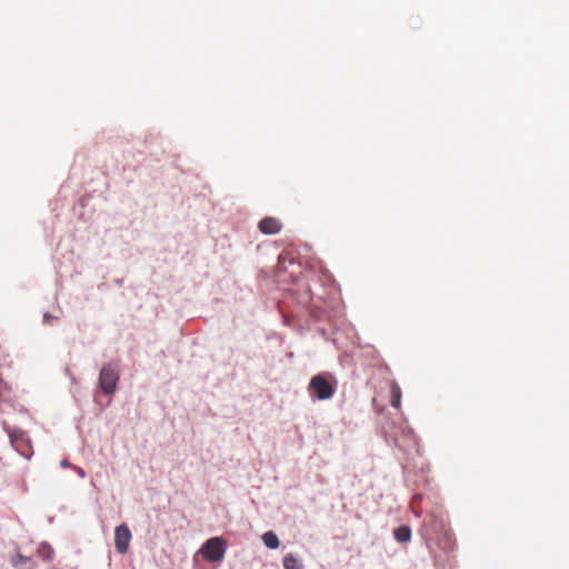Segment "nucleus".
I'll return each instance as SVG.
<instances>
[{"label":"nucleus","instance_id":"nucleus-2","mask_svg":"<svg viewBox=\"0 0 569 569\" xmlns=\"http://www.w3.org/2000/svg\"><path fill=\"white\" fill-rule=\"evenodd\" d=\"M227 542L221 537H213L206 541L201 548V553L208 561H220L226 553Z\"/></svg>","mask_w":569,"mask_h":569},{"label":"nucleus","instance_id":"nucleus-11","mask_svg":"<svg viewBox=\"0 0 569 569\" xmlns=\"http://www.w3.org/2000/svg\"><path fill=\"white\" fill-rule=\"evenodd\" d=\"M283 568L284 569H300L298 559L291 553L287 555L283 558Z\"/></svg>","mask_w":569,"mask_h":569},{"label":"nucleus","instance_id":"nucleus-6","mask_svg":"<svg viewBox=\"0 0 569 569\" xmlns=\"http://www.w3.org/2000/svg\"><path fill=\"white\" fill-rule=\"evenodd\" d=\"M11 565L17 569H34L36 562L31 557L23 556L20 552H17L11 557Z\"/></svg>","mask_w":569,"mask_h":569},{"label":"nucleus","instance_id":"nucleus-4","mask_svg":"<svg viewBox=\"0 0 569 569\" xmlns=\"http://www.w3.org/2000/svg\"><path fill=\"white\" fill-rule=\"evenodd\" d=\"M131 531L124 523L114 529V546L120 553H126L129 549Z\"/></svg>","mask_w":569,"mask_h":569},{"label":"nucleus","instance_id":"nucleus-5","mask_svg":"<svg viewBox=\"0 0 569 569\" xmlns=\"http://www.w3.org/2000/svg\"><path fill=\"white\" fill-rule=\"evenodd\" d=\"M281 228L280 221L273 217H266L259 222V230L264 234H276Z\"/></svg>","mask_w":569,"mask_h":569},{"label":"nucleus","instance_id":"nucleus-13","mask_svg":"<svg viewBox=\"0 0 569 569\" xmlns=\"http://www.w3.org/2000/svg\"><path fill=\"white\" fill-rule=\"evenodd\" d=\"M78 473H80L81 476H83V475H84V472H83V470H82V469H79V470H78Z\"/></svg>","mask_w":569,"mask_h":569},{"label":"nucleus","instance_id":"nucleus-10","mask_svg":"<svg viewBox=\"0 0 569 569\" xmlns=\"http://www.w3.org/2000/svg\"><path fill=\"white\" fill-rule=\"evenodd\" d=\"M37 553L43 560L50 561V560H52L54 552H53V549L49 545L41 543L37 549Z\"/></svg>","mask_w":569,"mask_h":569},{"label":"nucleus","instance_id":"nucleus-1","mask_svg":"<svg viewBox=\"0 0 569 569\" xmlns=\"http://www.w3.org/2000/svg\"><path fill=\"white\" fill-rule=\"evenodd\" d=\"M335 386L325 375H316L309 383V392L319 400H328L335 393Z\"/></svg>","mask_w":569,"mask_h":569},{"label":"nucleus","instance_id":"nucleus-7","mask_svg":"<svg viewBox=\"0 0 569 569\" xmlns=\"http://www.w3.org/2000/svg\"><path fill=\"white\" fill-rule=\"evenodd\" d=\"M393 537L398 542H408L411 539V529L409 526L402 525L395 529Z\"/></svg>","mask_w":569,"mask_h":569},{"label":"nucleus","instance_id":"nucleus-8","mask_svg":"<svg viewBox=\"0 0 569 569\" xmlns=\"http://www.w3.org/2000/svg\"><path fill=\"white\" fill-rule=\"evenodd\" d=\"M262 541L269 549H277L279 547V539L273 531H267L262 535Z\"/></svg>","mask_w":569,"mask_h":569},{"label":"nucleus","instance_id":"nucleus-12","mask_svg":"<svg viewBox=\"0 0 569 569\" xmlns=\"http://www.w3.org/2000/svg\"><path fill=\"white\" fill-rule=\"evenodd\" d=\"M61 466H62V467H68V466H69V462H68L67 460H63V461L61 462Z\"/></svg>","mask_w":569,"mask_h":569},{"label":"nucleus","instance_id":"nucleus-3","mask_svg":"<svg viewBox=\"0 0 569 569\" xmlns=\"http://www.w3.org/2000/svg\"><path fill=\"white\" fill-rule=\"evenodd\" d=\"M119 380V371L116 366L112 363H107L102 367L99 376V386L101 390L111 395L114 392L117 383Z\"/></svg>","mask_w":569,"mask_h":569},{"label":"nucleus","instance_id":"nucleus-9","mask_svg":"<svg viewBox=\"0 0 569 569\" xmlns=\"http://www.w3.org/2000/svg\"><path fill=\"white\" fill-rule=\"evenodd\" d=\"M390 393H391V406L395 407V408H400V405H401V389L400 387L393 382L391 385V389H390Z\"/></svg>","mask_w":569,"mask_h":569}]
</instances>
